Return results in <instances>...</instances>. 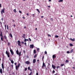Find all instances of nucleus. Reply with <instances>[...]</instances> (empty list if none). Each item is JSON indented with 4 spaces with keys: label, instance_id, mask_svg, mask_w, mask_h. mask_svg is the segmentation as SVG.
Here are the masks:
<instances>
[{
    "label": "nucleus",
    "instance_id": "nucleus-1",
    "mask_svg": "<svg viewBox=\"0 0 75 75\" xmlns=\"http://www.w3.org/2000/svg\"><path fill=\"white\" fill-rule=\"evenodd\" d=\"M5 10V8H3L2 11H1V14H2V15L3 14V13H5V12L4 11Z\"/></svg>",
    "mask_w": 75,
    "mask_h": 75
},
{
    "label": "nucleus",
    "instance_id": "nucleus-2",
    "mask_svg": "<svg viewBox=\"0 0 75 75\" xmlns=\"http://www.w3.org/2000/svg\"><path fill=\"white\" fill-rule=\"evenodd\" d=\"M20 65V64H19L18 66H16V70H17L18 69V68L19 67Z\"/></svg>",
    "mask_w": 75,
    "mask_h": 75
},
{
    "label": "nucleus",
    "instance_id": "nucleus-3",
    "mask_svg": "<svg viewBox=\"0 0 75 75\" xmlns=\"http://www.w3.org/2000/svg\"><path fill=\"white\" fill-rule=\"evenodd\" d=\"M18 45L20 46H21V42L20 40H18Z\"/></svg>",
    "mask_w": 75,
    "mask_h": 75
},
{
    "label": "nucleus",
    "instance_id": "nucleus-4",
    "mask_svg": "<svg viewBox=\"0 0 75 75\" xmlns=\"http://www.w3.org/2000/svg\"><path fill=\"white\" fill-rule=\"evenodd\" d=\"M10 52L11 53V54L12 55H13L14 54V52L13 51V50H12L11 48H10Z\"/></svg>",
    "mask_w": 75,
    "mask_h": 75
},
{
    "label": "nucleus",
    "instance_id": "nucleus-5",
    "mask_svg": "<svg viewBox=\"0 0 75 75\" xmlns=\"http://www.w3.org/2000/svg\"><path fill=\"white\" fill-rule=\"evenodd\" d=\"M6 54H7V56L8 57V58L10 57V55H9V53L7 52V51H6Z\"/></svg>",
    "mask_w": 75,
    "mask_h": 75
},
{
    "label": "nucleus",
    "instance_id": "nucleus-6",
    "mask_svg": "<svg viewBox=\"0 0 75 75\" xmlns=\"http://www.w3.org/2000/svg\"><path fill=\"white\" fill-rule=\"evenodd\" d=\"M34 45H30V48L33 49L34 48Z\"/></svg>",
    "mask_w": 75,
    "mask_h": 75
},
{
    "label": "nucleus",
    "instance_id": "nucleus-7",
    "mask_svg": "<svg viewBox=\"0 0 75 75\" xmlns=\"http://www.w3.org/2000/svg\"><path fill=\"white\" fill-rule=\"evenodd\" d=\"M56 56L55 55H53L52 56V58L53 59H55L56 58Z\"/></svg>",
    "mask_w": 75,
    "mask_h": 75
},
{
    "label": "nucleus",
    "instance_id": "nucleus-8",
    "mask_svg": "<svg viewBox=\"0 0 75 75\" xmlns=\"http://www.w3.org/2000/svg\"><path fill=\"white\" fill-rule=\"evenodd\" d=\"M46 65L45 64V63L43 62V64H42V69H43L44 68V67L45 65Z\"/></svg>",
    "mask_w": 75,
    "mask_h": 75
},
{
    "label": "nucleus",
    "instance_id": "nucleus-9",
    "mask_svg": "<svg viewBox=\"0 0 75 75\" xmlns=\"http://www.w3.org/2000/svg\"><path fill=\"white\" fill-rule=\"evenodd\" d=\"M25 64H30V62L29 61H27L25 62Z\"/></svg>",
    "mask_w": 75,
    "mask_h": 75
},
{
    "label": "nucleus",
    "instance_id": "nucleus-10",
    "mask_svg": "<svg viewBox=\"0 0 75 75\" xmlns=\"http://www.w3.org/2000/svg\"><path fill=\"white\" fill-rule=\"evenodd\" d=\"M52 67L53 69H56V67L54 65H52Z\"/></svg>",
    "mask_w": 75,
    "mask_h": 75
},
{
    "label": "nucleus",
    "instance_id": "nucleus-11",
    "mask_svg": "<svg viewBox=\"0 0 75 75\" xmlns=\"http://www.w3.org/2000/svg\"><path fill=\"white\" fill-rule=\"evenodd\" d=\"M70 40H71L72 41H74L75 40L74 38L73 39H72V38H71L70 39Z\"/></svg>",
    "mask_w": 75,
    "mask_h": 75
},
{
    "label": "nucleus",
    "instance_id": "nucleus-12",
    "mask_svg": "<svg viewBox=\"0 0 75 75\" xmlns=\"http://www.w3.org/2000/svg\"><path fill=\"white\" fill-rule=\"evenodd\" d=\"M25 34H23V35L22 36V38H25Z\"/></svg>",
    "mask_w": 75,
    "mask_h": 75
},
{
    "label": "nucleus",
    "instance_id": "nucleus-13",
    "mask_svg": "<svg viewBox=\"0 0 75 75\" xmlns=\"http://www.w3.org/2000/svg\"><path fill=\"white\" fill-rule=\"evenodd\" d=\"M36 62V59H34L33 60V63H35Z\"/></svg>",
    "mask_w": 75,
    "mask_h": 75
},
{
    "label": "nucleus",
    "instance_id": "nucleus-14",
    "mask_svg": "<svg viewBox=\"0 0 75 75\" xmlns=\"http://www.w3.org/2000/svg\"><path fill=\"white\" fill-rule=\"evenodd\" d=\"M16 53L17 54L19 55V52L18 50H17L16 51Z\"/></svg>",
    "mask_w": 75,
    "mask_h": 75
},
{
    "label": "nucleus",
    "instance_id": "nucleus-15",
    "mask_svg": "<svg viewBox=\"0 0 75 75\" xmlns=\"http://www.w3.org/2000/svg\"><path fill=\"white\" fill-rule=\"evenodd\" d=\"M2 70H3L2 69H0V73H1V74H3Z\"/></svg>",
    "mask_w": 75,
    "mask_h": 75
},
{
    "label": "nucleus",
    "instance_id": "nucleus-16",
    "mask_svg": "<svg viewBox=\"0 0 75 75\" xmlns=\"http://www.w3.org/2000/svg\"><path fill=\"white\" fill-rule=\"evenodd\" d=\"M9 35H10V36L11 38H13V36L12 35V33H10Z\"/></svg>",
    "mask_w": 75,
    "mask_h": 75
},
{
    "label": "nucleus",
    "instance_id": "nucleus-17",
    "mask_svg": "<svg viewBox=\"0 0 75 75\" xmlns=\"http://www.w3.org/2000/svg\"><path fill=\"white\" fill-rule=\"evenodd\" d=\"M36 53V50H35L33 51V53L35 54Z\"/></svg>",
    "mask_w": 75,
    "mask_h": 75
},
{
    "label": "nucleus",
    "instance_id": "nucleus-18",
    "mask_svg": "<svg viewBox=\"0 0 75 75\" xmlns=\"http://www.w3.org/2000/svg\"><path fill=\"white\" fill-rule=\"evenodd\" d=\"M73 51H74V50L73 49H72L70 51V53H72L73 52Z\"/></svg>",
    "mask_w": 75,
    "mask_h": 75
},
{
    "label": "nucleus",
    "instance_id": "nucleus-19",
    "mask_svg": "<svg viewBox=\"0 0 75 75\" xmlns=\"http://www.w3.org/2000/svg\"><path fill=\"white\" fill-rule=\"evenodd\" d=\"M36 10H37V11H38V12L39 13H40V11H39V9H36Z\"/></svg>",
    "mask_w": 75,
    "mask_h": 75
},
{
    "label": "nucleus",
    "instance_id": "nucleus-20",
    "mask_svg": "<svg viewBox=\"0 0 75 75\" xmlns=\"http://www.w3.org/2000/svg\"><path fill=\"white\" fill-rule=\"evenodd\" d=\"M63 0H59L58 1L59 2H63Z\"/></svg>",
    "mask_w": 75,
    "mask_h": 75
},
{
    "label": "nucleus",
    "instance_id": "nucleus-21",
    "mask_svg": "<svg viewBox=\"0 0 75 75\" xmlns=\"http://www.w3.org/2000/svg\"><path fill=\"white\" fill-rule=\"evenodd\" d=\"M4 38H5V39H6V40H7V37L6 36H4Z\"/></svg>",
    "mask_w": 75,
    "mask_h": 75
},
{
    "label": "nucleus",
    "instance_id": "nucleus-22",
    "mask_svg": "<svg viewBox=\"0 0 75 75\" xmlns=\"http://www.w3.org/2000/svg\"><path fill=\"white\" fill-rule=\"evenodd\" d=\"M13 12L14 13H16L17 12V11L16 9H14L13 10Z\"/></svg>",
    "mask_w": 75,
    "mask_h": 75
},
{
    "label": "nucleus",
    "instance_id": "nucleus-23",
    "mask_svg": "<svg viewBox=\"0 0 75 75\" xmlns=\"http://www.w3.org/2000/svg\"><path fill=\"white\" fill-rule=\"evenodd\" d=\"M69 45L71 47L73 46V45L72 44V43H70Z\"/></svg>",
    "mask_w": 75,
    "mask_h": 75
},
{
    "label": "nucleus",
    "instance_id": "nucleus-24",
    "mask_svg": "<svg viewBox=\"0 0 75 75\" xmlns=\"http://www.w3.org/2000/svg\"><path fill=\"white\" fill-rule=\"evenodd\" d=\"M11 61L12 64H13L14 63V61L13 60H11Z\"/></svg>",
    "mask_w": 75,
    "mask_h": 75
},
{
    "label": "nucleus",
    "instance_id": "nucleus-25",
    "mask_svg": "<svg viewBox=\"0 0 75 75\" xmlns=\"http://www.w3.org/2000/svg\"><path fill=\"white\" fill-rule=\"evenodd\" d=\"M44 56H43L42 58V61H44Z\"/></svg>",
    "mask_w": 75,
    "mask_h": 75
},
{
    "label": "nucleus",
    "instance_id": "nucleus-26",
    "mask_svg": "<svg viewBox=\"0 0 75 75\" xmlns=\"http://www.w3.org/2000/svg\"><path fill=\"white\" fill-rule=\"evenodd\" d=\"M40 49L39 48H37V50L38 52H39L40 51Z\"/></svg>",
    "mask_w": 75,
    "mask_h": 75
},
{
    "label": "nucleus",
    "instance_id": "nucleus-27",
    "mask_svg": "<svg viewBox=\"0 0 75 75\" xmlns=\"http://www.w3.org/2000/svg\"><path fill=\"white\" fill-rule=\"evenodd\" d=\"M59 36H57V35H56L55 36V37L56 38H59Z\"/></svg>",
    "mask_w": 75,
    "mask_h": 75
},
{
    "label": "nucleus",
    "instance_id": "nucleus-28",
    "mask_svg": "<svg viewBox=\"0 0 75 75\" xmlns=\"http://www.w3.org/2000/svg\"><path fill=\"white\" fill-rule=\"evenodd\" d=\"M37 57V55L36 54H35V56L34 57V58H36Z\"/></svg>",
    "mask_w": 75,
    "mask_h": 75
},
{
    "label": "nucleus",
    "instance_id": "nucleus-29",
    "mask_svg": "<svg viewBox=\"0 0 75 75\" xmlns=\"http://www.w3.org/2000/svg\"><path fill=\"white\" fill-rule=\"evenodd\" d=\"M47 35L49 37H51V36L50 35H49L48 34H47Z\"/></svg>",
    "mask_w": 75,
    "mask_h": 75
},
{
    "label": "nucleus",
    "instance_id": "nucleus-30",
    "mask_svg": "<svg viewBox=\"0 0 75 75\" xmlns=\"http://www.w3.org/2000/svg\"><path fill=\"white\" fill-rule=\"evenodd\" d=\"M50 20L51 21H53V18H50Z\"/></svg>",
    "mask_w": 75,
    "mask_h": 75
},
{
    "label": "nucleus",
    "instance_id": "nucleus-31",
    "mask_svg": "<svg viewBox=\"0 0 75 75\" xmlns=\"http://www.w3.org/2000/svg\"><path fill=\"white\" fill-rule=\"evenodd\" d=\"M21 52H20L19 53V56H20L21 55Z\"/></svg>",
    "mask_w": 75,
    "mask_h": 75
},
{
    "label": "nucleus",
    "instance_id": "nucleus-32",
    "mask_svg": "<svg viewBox=\"0 0 75 75\" xmlns=\"http://www.w3.org/2000/svg\"><path fill=\"white\" fill-rule=\"evenodd\" d=\"M1 41H3V38H1Z\"/></svg>",
    "mask_w": 75,
    "mask_h": 75
},
{
    "label": "nucleus",
    "instance_id": "nucleus-33",
    "mask_svg": "<svg viewBox=\"0 0 75 75\" xmlns=\"http://www.w3.org/2000/svg\"><path fill=\"white\" fill-rule=\"evenodd\" d=\"M5 29L6 30V25H5Z\"/></svg>",
    "mask_w": 75,
    "mask_h": 75
},
{
    "label": "nucleus",
    "instance_id": "nucleus-34",
    "mask_svg": "<svg viewBox=\"0 0 75 75\" xmlns=\"http://www.w3.org/2000/svg\"><path fill=\"white\" fill-rule=\"evenodd\" d=\"M7 29L8 30V25H7Z\"/></svg>",
    "mask_w": 75,
    "mask_h": 75
},
{
    "label": "nucleus",
    "instance_id": "nucleus-35",
    "mask_svg": "<svg viewBox=\"0 0 75 75\" xmlns=\"http://www.w3.org/2000/svg\"><path fill=\"white\" fill-rule=\"evenodd\" d=\"M69 61L68 60H66V63H68L69 62Z\"/></svg>",
    "mask_w": 75,
    "mask_h": 75
},
{
    "label": "nucleus",
    "instance_id": "nucleus-36",
    "mask_svg": "<svg viewBox=\"0 0 75 75\" xmlns=\"http://www.w3.org/2000/svg\"><path fill=\"white\" fill-rule=\"evenodd\" d=\"M45 54H47V52L46 51H45Z\"/></svg>",
    "mask_w": 75,
    "mask_h": 75
},
{
    "label": "nucleus",
    "instance_id": "nucleus-37",
    "mask_svg": "<svg viewBox=\"0 0 75 75\" xmlns=\"http://www.w3.org/2000/svg\"><path fill=\"white\" fill-rule=\"evenodd\" d=\"M57 67V69H58V68H60V67L58 66V67Z\"/></svg>",
    "mask_w": 75,
    "mask_h": 75
},
{
    "label": "nucleus",
    "instance_id": "nucleus-38",
    "mask_svg": "<svg viewBox=\"0 0 75 75\" xmlns=\"http://www.w3.org/2000/svg\"><path fill=\"white\" fill-rule=\"evenodd\" d=\"M10 45V43L9 42H8V45L9 46Z\"/></svg>",
    "mask_w": 75,
    "mask_h": 75
},
{
    "label": "nucleus",
    "instance_id": "nucleus-39",
    "mask_svg": "<svg viewBox=\"0 0 75 75\" xmlns=\"http://www.w3.org/2000/svg\"><path fill=\"white\" fill-rule=\"evenodd\" d=\"M28 39L30 41H31V39H30V38H29Z\"/></svg>",
    "mask_w": 75,
    "mask_h": 75
},
{
    "label": "nucleus",
    "instance_id": "nucleus-40",
    "mask_svg": "<svg viewBox=\"0 0 75 75\" xmlns=\"http://www.w3.org/2000/svg\"><path fill=\"white\" fill-rule=\"evenodd\" d=\"M21 44H24V42H21Z\"/></svg>",
    "mask_w": 75,
    "mask_h": 75
},
{
    "label": "nucleus",
    "instance_id": "nucleus-41",
    "mask_svg": "<svg viewBox=\"0 0 75 75\" xmlns=\"http://www.w3.org/2000/svg\"><path fill=\"white\" fill-rule=\"evenodd\" d=\"M64 65V64H61V66H63Z\"/></svg>",
    "mask_w": 75,
    "mask_h": 75
},
{
    "label": "nucleus",
    "instance_id": "nucleus-42",
    "mask_svg": "<svg viewBox=\"0 0 75 75\" xmlns=\"http://www.w3.org/2000/svg\"><path fill=\"white\" fill-rule=\"evenodd\" d=\"M19 13H22V11H20H20H19Z\"/></svg>",
    "mask_w": 75,
    "mask_h": 75
},
{
    "label": "nucleus",
    "instance_id": "nucleus-43",
    "mask_svg": "<svg viewBox=\"0 0 75 75\" xmlns=\"http://www.w3.org/2000/svg\"><path fill=\"white\" fill-rule=\"evenodd\" d=\"M52 73H55V71L54 70H53V71H52Z\"/></svg>",
    "mask_w": 75,
    "mask_h": 75
},
{
    "label": "nucleus",
    "instance_id": "nucleus-44",
    "mask_svg": "<svg viewBox=\"0 0 75 75\" xmlns=\"http://www.w3.org/2000/svg\"><path fill=\"white\" fill-rule=\"evenodd\" d=\"M27 68H25V71H26L27 70Z\"/></svg>",
    "mask_w": 75,
    "mask_h": 75
},
{
    "label": "nucleus",
    "instance_id": "nucleus-45",
    "mask_svg": "<svg viewBox=\"0 0 75 75\" xmlns=\"http://www.w3.org/2000/svg\"><path fill=\"white\" fill-rule=\"evenodd\" d=\"M30 67H29L28 68V70H30Z\"/></svg>",
    "mask_w": 75,
    "mask_h": 75
},
{
    "label": "nucleus",
    "instance_id": "nucleus-46",
    "mask_svg": "<svg viewBox=\"0 0 75 75\" xmlns=\"http://www.w3.org/2000/svg\"><path fill=\"white\" fill-rule=\"evenodd\" d=\"M32 72H31L29 74V75H32Z\"/></svg>",
    "mask_w": 75,
    "mask_h": 75
},
{
    "label": "nucleus",
    "instance_id": "nucleus-47",
    "mask_svg": "<svg viewBox=\"0 0 75 75\" xmlns=\"http://www.w3.org/2000/svg\"><path fill=\"white\" fill-rule=\"evenodd\" d=\"M24 41L25 42H26V39H25L24 40Z\"/></svg>",
    "mask_w": 75,
    "mask_h": 75
},
{
    "label": "nucleus",
    "instance_id": "nucleus-48",
    "mask_svg": "<svg viewBox=\"0 0 75 75\" xmlns=\"http://www.w3.org/2000/svg\"><path fill=\"white\" fill-rule=\"evenodd\" d=\"M67 54H69L70 53V52L69 51H67Z\"/></svg>",
    "mask_w": 75,
    "mask_h": 75
},
{
    "label": "nucleus",
    "instance_id": "nucleus-49",
    "mask_svg": "<svg viewBox=\"0 0 75 75\" xmlns=\"http://www.w3.org/2000/svg\"><path fill=\"white\" fill-rule=\"evenodd\" d=\"M2 69H4V66H2Z\"/></svg>",
    "mask_w": 75,
    "mask_h": 75
},
{
    "label": "nucleus",
    "instance_id": "nucleus-50",
    "mask_svg": "<svg viewBox=\"0 0 75 75\" xmlns=\"http://www.w3.org/2000/svg\"><path fill=\"white\" fill-rule=\"evenodd\" d=\"M11 67L13 68V64L11 65Z\"/></svg>",
    "mask_w": 75,
    "mask_h": 75
},
{
    "label": "nucleus",
    "instance_id": "nucleus-51",
    "mask_svg": "<svg viewBox=\"0 0 75 75\" xmlns=\"http://www.w3.org/2000/svg\"><path fill=\"white\" fill-rule=\"evenodd\" d=\"M47 7L48 8H50L51 7V6H47Z\"/></svg>",
    "mask_w": 75,
    "mask_h": 75
},
{
    "label": "nucleus",
    "instance_id": "nucleus-52",
    "mask_svg": "<svg viewBox=\"0 0 75 75\" xmlns=\"http://www.w3.org/2000/svg\"><path fill=\"white\" fill-rule=\"evenodd\" d=\"M44 17V16H41V18H43Z\"/></svg>",
    "mask_w": 75,
    "mask_h": 75
},
{
    "label": "nucleus",
    "instance_id": "nucleus-53",
    "mask_svg": "<svg viewBox=\"0 0 75 75\" xmlns=\"http://www.w3.org/2000/svg\"><path fill=\"white\" fill-rule=\"evenodd\" d=\"M1 4H0V7H1Z\"/></svg>",
    "mask_w": 75,
    "mask_h": 75
},
{
    "label": "nucleus",
    "instance_id": "nucleus-54",
    "mask_svg": "<svg viewBox=\"0 0 75 75\" xmlns=\"http://www.w3.org/2000/svg\"><path fill=\"white\" fill-rule=\"evenodd\" d=\"M26 14L27 16H28L29 15V14L28 13H27Z\"/></svg>",
    "mask_w": 75,
    "mask_h": 75
},
{
    "label": "nucleus",
    "instance_id": "nucleus-55",
    "mask_svg": "<svg viewBox=\"0 0 75 75\" xmlns=\"http://www.w3.org/2000/svg\"><path fill=\"white\" fill-rule=\"evenodd\" d=\"M24 45H26V42H25Z\"/></svg>",
    "mask_w": 75,
    "mask_h": 75
},
{
    "label": "nucleus",
    "instance_id": "nucleus-56",
    "mask_svg": "<svg viewBox=\"0 0 75 75\" xmlns=\"http://www.w3.org/2000/svg\"><path fill=\"white\" fill-rule=\"evenodd\" d=\"M14 64H15V65H16L17 64V63H14Z\"/></svg>",
    "mask_w": 75,
    "mask_h": 75
},
{
    "label": "nucleus",
    "instance_id": "nucleus-57",
    "mask_svg": "<svg viewBox=\"0 0 75 75\" xmlns=\"http://www.w3.org/2000/svg\"><path fill=\"white\" fill-rule=\"evenodd\" d=\"M36 75H38V73H37L36 74Z\"/></svg>",
    "mask_w": 75,
    "mask_h": 75
},
{
    "label": "nucleus",
    "instance_id": "nucleus-58",
    "mask_svg": "<svg viewBox=\"0 0 75 75\" xmlns=\"http://www.w3.org/2000/svg\"><path fill=\"white\" fill-rule=\"evenodd\" d=\"M39 60H37V62H38V63H39Z\"/></svg>",
    "mask_w": 75,
    "mask_h": 75
},
{
    "label": "nucleus",
    "instance_id": "nucleus-59",
    "mask_svg": "<svg viewBox=\"0 0 75 75\" xmlns=\"http://www.w3.org/2000/svg\"><path fill=\"white\" fill-rule=\"evenodd\" d=\"M13 26L14 27H15V26H16L15 25H13Z\"/></svg>",
    "mask_w": 75,
    "mask_h": 75
},
{
    "label": "nucleus",
    "instance_id": "nucleus-60",
    "mask_svg": "<svg viewBox=\"0 0 75 75\" xmlns=\"http://www.w3.org/2000/svg\"><path fill=\"white\" fill-rule=\"evenodd\" d=\"M4 65V64L3 63L2 64V66H3Z\"/></svg>",
    "mask_w": 75,
    "mask_h": 75
},
{
    "label": "nucleus",
    "instance_id": "nucleus-61",
    "mask_svg": "<svg viewBox=\"0 0 75 75\" xmlns=\"http://www.w3.org/2000/svg\"><path fill=\"white\" fill-rule=\"evenodd\" d=\"M26 41H28L29 40L28 39H26Z\"/></svg>",
    "mask_w": 75,
    "mask_h": 75
},
{
    "label": "nucleus",
    "instance_id": "nucleus-62",
    "mask_svg": "<svg viewBox=\"0 0 75 75\" xmlns=\"http://www.w3.org/2000/svg\"><path fill=\"white\" fill-rule=\"evenodd\" d=\"M29 70L31 71V72H32L31 71H32V70L31 69H30Z\"/></svg>",
    "mask_w": 75,
    "mask_h": 75
},
{
    "label": "nucleus",
    "instance_id": "nucleus-63",
    "mask_svg": "<svg viewBox=\"0 0 75 75\" xmlns=\"http://www.w3.org/2000/svg\"><path fill=\"white\" fill-rule=\"evenodd\" d=\"M23 52H24V53H25V51H23Z\"/></svg>",
    "mask_w": 75,
    "mask_h": 75
},
{
    "label": "nucleus",
    "instance_id": "nucleus-64",
    "mask_svg": "<svg viewBox=\"0 0 75 75\" xmlns=\"http://www.w3.org/2000/svg\"><path fill=\"white\" fill-rule=\"evenodd\" d=\"M49 1L50 2H51V0H49Z\"/></svg>",
    "mask_w": 75,
    "mask_h": 75
}]
</instances>
